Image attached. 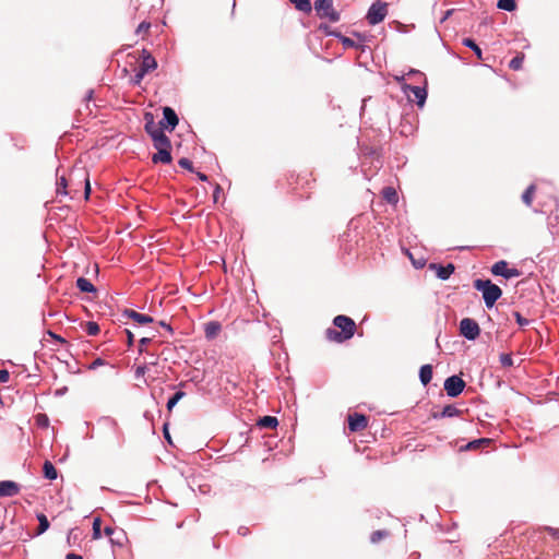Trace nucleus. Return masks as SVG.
<instances>
[{
    "label": "nucleus",
    "instance_id": "72a5a7b5",
    "mask_svg": "<svg viewBox=\"0 0 559 559\" xmlns=\"http://www.w3.org/2000/svg\"><path fill=\"white\" fill-rule=\"evenodd\" d=\"M388 535H389V533L386 531H382V530L374 531L370 536V540H371V543L376 544V543H379L380 540H382L383 538H385Z\"/></svg>",
    "mask_w": 559,
    "mask_h": 559
},
{
    "label": "nucleus",
    "instance_id": "49530a36",
    "mask_svg": "<svg viewBox=\"0 0 559 559\" xmlns=\"http://www.w3.org/2000/svg\"><path fill=\"white\" fill-rule=\"evenodd\" d=\"M546 531L554 537L559 538V528L547 527Z\"/></svg>",
    "mask_w": 559,
    "mask_h": 559
},
{
    "label": "nucleus",
    "instance_id": "c9c22d12",
    "mask_svg": "<svg viewBox=\"0 0 559 559\" xmlns=\"http://www.w3.org/2000/svg\"><path fill=\"white\" fill-rule=\"evenodd\" d=\"M335 36H337L341 39L344 47H346V48L357 47L356 43L352 38L340 35V34H335Z\"/></svg>",
    "mask_w": 559,
    "mask_h": 559
},
{
    "label": "nucleus",
    "instance_id": "6ab92c4d",
    "mask_svg": "<svg viewBox=\"0 0 559 559\" xmlns=\"http://www.w3.org/2000/svg\"><path fill=\"white\" fill-rule=\"evenodd\" d=\"M205 336L210 340L216 337L218 333L221 332V324L216 321H211L205 324Z\"/></svg>",
    "mask_w": 559,
    "mask_h": 559
},
{
    "label": "nucleus",
    "instance_id": "7c9ffc66",
    "mask_svg": "<svg viewBox=\"0 0 559 559\" xmlns=\"http://www.w3.org/2000/svg\"><path fill=\"white\" fill-rule=\"evenodd\" d=\"M186 395L183 391L176 392L167 403V409L171 412V409L175 407V405Z\"/></svg>",
    "mask_w": 559,
    "mask_h": 559
},
{
    "label": "nucleus",
    "instance_id": "cd10ccee",
    "mask_svg": "<svg viewBox=\"0 0 559 559\" xmlns=\"http://www.w3.org/2000/svg\"><path fill=\"white\" fill-rule=\"evenodd\" d=\"M37 520H38L37 535H40L49 528V521H48L47 516L43 513L37 515Z\"/></svg>",
    "mask_w": 559,
    "mask_h": 559
},
{
    "label": "nucleus",
    "instance_id": "603ef678",
    "mask_svg": "<svg viewBox=\"0 0 559 559\" xmlns=\"http://www.w3.org/2000/svg\"><path fill=\"white\" fill-rule=\"evenodd\" d=\"M164 435H165V438L168 440V442H171L170 441V436L168 433L167 424L164 425Z\"/></svg>",
    "mask_w": 559,
    "mask_h": 559
},
{
    "label": "nucleus",
    "instance_id": "aec40b11",
    "mask_svg": "<svg viewBox=\"0 0 559 559\" xmlns=\"http://www.w3.org/2000/svg\"><path fill=\"white\" fill-rule=\"evenodd\" d=\"M419 378L424 385H427L432 379V366L424 365L419 370Z\"/></svg>",
    "mask_w": 559,
    "mask_h": 559
},
{
    "label": "nucleus",
    "instance_id": "4be33fe9",
    "mask_svg": "<svg viewBox=\"0 0 559 559\" xmlns=\"http://www.w3.org/2000/svg\"><path fill=\"white\" fill-rule=\"evenodd\" d=\"M76 287L83 293L96 292L95 286L85 277H79L76 280Z\"/></svg>",
    "mask_w": 559,
    "mask_h": 559
},
{
    "label": "nucleus",
    "instance_id": "7ed1b4c3",
    "mask_svg": "<svg viewBox=\"0 0 559 559\" xmlns=\"http://www.w3.org/2000/svg\"><path fill=\"white\" fill-rule=\"evenodd\" d=\"M314 10L320 19H328L330 22L340 20V13L334 9L332 0H316Z\"/></svg>",
    "mask_w": 559,
    "mask_h": 559
},
{
    "label": "nucleus",
    "instance_id": "9d476101",
    "mask_svg": "<svg viewBox=\"0 0 559 559\" xmlns=\"http://www.w3.org/2000/svg\"><path fill=\"white\" fill-rule=\"evenodd\" d=\"M368 426V417L366 415L354 413L348 415V429L352 432L362 431Z\"/></svg>",
    "mask_w": 559,
    "mask_h": 559
},
{
    "label": "nucleus",
    "instance_id": "bb28decb",
    "mask_svg": "<svg viewBox=\"0 0 559 559\" xmlns=\"http://www.w3.org/2000/svg\"><path fill=\"white\" fill-rule=\"evenodd\" d=\"M462 44L468 48H471L478 60H483V52H481V49L478 47V45L471 38H464Z\"/></svg>",
    "mask_w": 559,
    "mask_h": 559
},
{
    "label": "nucleus",
    "instance_id": "f257e3e1",
    "mask_svg": "<svg viewBox=\"0 0 559 559\" xmlns=\"http://www.w3.org/2000/svg\"><path fill=\"white\" fill-rule=\"evenodd\" d=\"M335 329L325 331L326 338L331 342L343 343L350 340L357 329L355 321L347 316H336L333 320Z\"/></svg>",
    "mask_w": 559,
    "mask_h": 559
},
{
    "label": "nucleus",
    "instance_id": "c756f323",
    "mask_svg": "<svg viewBox=\"0 0 559 559\" xmlns=\"http://www.w3.org/2000/svg\"><path fill=\"white\" fill-rule=\"evenodd\" d=\"M415 97L418 99V105L419 106H423L425 100H426V97H427V92L426 90L421 88V87H418V86H415L412 88Z\"/></svg>",
    "mask_w": 559,
    "mask_h": 559
},
{
    "label": "nucleus",
    "instance_id": "4468645a",
    "mask_svg": "<svg viewBox=\"0 0 559 559\" xmlns=\"http://www.w3.org/2000/svg\"><path fill=\"white\" fill-rule=\"evenodd\" d=\"M68 186H70V179L68 180L63 176L60 177L57 180V194H63V195L70 194L71 198H76V195L80 192V190L79 189H70V190H68Z\"/></svg>",
    "mask_w": 559,
    "mask_h": 559
},
{
    "label": "nucleus",
    "instance_id": "864d4df0",
    "mask_svg": "<svg viewBox=\"0 0 559 559\" xmlns=\"http://www.w3.org/2000/svg\"><path fill=\"white\" fill-rule=\"evenodd\" d=\"M159 324H160L163 328L167 329L169 332H173L171 326H170L169 324H167L165 321H160V322H159Z\"/></svg>",
    "mask_w": 559,
    "mask_h": 559
},
{
    "label": "nucleus",
    "instance_id": "dca6fc26",
    "mask_svg": "<svg viewBox=\"0 0 559 559\" xmlns=\"http://www.w3.org/2000/svg\"><path fill=\"white\" fill-rule=\"evenodd\" d=\"M430 269L436 270L437 276L441 280H448L455 270L452 263L445 266L432 263L430 264Z\"/></svg>",
    "mask_w": 559,
    "mask_h": 559
},
{
    "label": "nucleus",
    "instance_id": "3c124183",
    "mask_svg": "<svg viewBox=\"0 0 559 559\" xmlns=\"http://www.w3.org/2000/svg\"><path fill=\"white\" fill-rule=\"evenodd\" d=\"M66 559H83L82 556L75 554H68Z\"/></svg>",
    "mask_w": 559,
    "mask_h": 559
},
{
    "label": "nucleus",
    "instance_id": "6e6552de",
    "mask_svg": "<svg viewBox=\"0 0 559 559\" xmlns=\"http://www.w3.org/2000/svg\"><path fill=\"white\" fill-rule=\"evenodd\" d=\"M465 385V381L459 376H451L444 381V390L451 397L459 396L463 392Z\"/></svg>",
    "mask_w": 559,
    "mask_h": 559
},
{
    "label": "nucleus",
    "instance_id": "5701e85b",
    "mask_svg": "<svg viewBox=\"0 0 559 559\" xmlns=\"http://www.w3.org/2000/svg\"><path fill=\"white\" fill-rule=\"evenodd\" d=\"M384 200L391 204H395L399 201L397 192L392 187H385L382 191Z\"/></svg>",
    "mask_w": 559,
    "mask_h": 559
},
{
    "label": "nucleus",
    "instance_id": "58836bf2",
    "mask_svg": "<svg viewBox=\"0 0 559 559\" xmlns=\"http://www.w3.org/2000/svg\"><path fill=\"white\" fill-rule=\"evenodd\" d=\"M178 164L185 169L192 170V162L186 157L180 158Z\"/></svg>",
    "mask_w": 559,
    "mask_h": 559
},
{
    "label": "nucleus",
    "instance_id": "de8ad7c7",
    "mask_svg": "<svg viewBox=\"0 0 559 559\" xmlns=\"http://www.w3.org/2000/svg\"><path fill=\"white\" fill-rule=\"evenodd\" d=\"M222 191V188L219 185H216L215 186V190H214V194H213V198H214V201L216 202L217 201V198H218V194L219 192Z\"/></svg>",
    "mask_w": 559,
    "mask_h": 559
},
{
    "label": "nucleus",
    "instance_id": "a19ab883",
    "mask_svg": "<svg viewBox=\"0 0 559 559\" xmlns=\"http://www.w3.org/2000/svg\"><path fill=\"white\" fill-rule=\"evenodd\" d=\"M152 341V337H142L139 342V352L140 353H144L145 352V346L151 343Z\"/></svg>",
    "mask_w": 559,
    "mask_h": 559
},
{
    "label": "nucleus",
    "instance_id": "a211bd4d",
    "mask_svg": "<svg viewBox=\"0 0 559 559\" xmlns=\"http://www.w3.org/2000/svg\"><path fill=\"white\" fill-rule=\"evenodd\" d=\"M461 413L454 405H447L440 413H433V418L454 417Z\"/></svg>",
    "mask_w": 559,
    "mask_h": 559
},
{
    "label": "nucleus",
    "instance_id": "c03bdc74",
    "mask_svg": "<svg viewBox=\"0 0 559 559\" xmlns=\"http://www.w3.org/2000/svg\"><path fill=\"white\" fill-rule=\"evenodd\" d=\"M9 378H10V373L8 370L5 369H1L0 370V382H8L9 381Z\"/></svg>",
    "mask_w": 559,
    "mask_h": 559
},
{
    "label": "nucleus",
    "instance_id": "37998d69",
    "mask_svg": "<svg viewBox=\"0 0 559 559\" xmlns=\"http://www.w3.org/2000/svg\"><path fill=\"white\" fill-rule=\"evenodd\" d=\"M150 23L142 22L136 28V34L146 33L150 29Z\"/></svg>",
    "mask_w": 559,
    "mask_h": 559
},
{
    "label": "nucleus",
    "instance_id": "79ce46f5",
    "mask_svg": "<svg viewBox=\"0 0 559 559\" xmlns=\"http://www.w3.org/2000/svg\"><path fill=\"white\" fill-rule=\"evenodd\" d=\"M144 75H145V73H142V71L138 70L135 75L132 78V83L134 85H140Z\"/></svg>",
    "mask_w": 559,
    "mask_h": 559
},
{
    "label": "nucleus",
    "instance_id": "ea45409f",
    "mask_svg": "<svg viewBox=\"0 0 559 559\" xmlns=\"http://www.w3.org/2000/svg\"><path fill=\"white\" fill-rule=\"evenodd\" d=\"M513 314H514V318L519 325L524 326L530 323V321L527 319L523 318L520 312L515 311Z\"/></svg>",
    "mask_w": 559,
    "mask_h": 559
},
{
    "label": "nucleus",
    "instance_id": "6e6d98bb",
    "mask_svg": "<svg viewBox=\"0 0 559 559\" xmlns=\"http://www.w3.org/2000/svg\"><path fill=\"white\" fill-rule=\"evenodd\" d=\"M197 175H198L200 180H203V181L207 180V176L206 175H204L202 173H198Z\"/></svg>",
    "mask_w": 559,
    "mask_h": 559
},
{
    "label": "nucleus",
    "instance_id": "1a4fd4ad",
    "mask_svg": "<svg viewBox=\"0 0 559 559\" xmlns=\"http://www.w3.org/2000/svg\"><path fill=\"white\" fill-rule=\"evenodd\" d=\"M491 273L493 275H500V276H503L506 278L518 277V276L521 275V272L518 269H514V267L509 269L508 267V262L504 261V260L496 262L491 266Z\"/></svg>",
    "mask_w": 559,
    "mask_h": 559
},
{
    "label": "nucleus",
    "instance_id": "09e8293b",
    "mask_svg": "<svg viewBox=\"0 0 559 559\" xmlns=\"http://www.w3.org/2000/svg\"><path fill=\"white\" fill-rule=\"evenodd\" d=\"M145 370H146V367H145V366H139V367L136 368L135 373H136V376H143V374L145 373Z\"/></svg>",
    "mask_w": 559,
    "mask_h": 559
},
{
    "label": "nucleus",
    "instance_id": "393cba45",
    "mask_svg": "<svg viewBox=\"0 0 559 559\" xmlns=\"http://www.w3.org/2000/svg\"><path fill=\"white\" fill-rule=\"evenodd\" d=\"M297 10L304 13H310L312 10L311 0H289Z\"/></svg>",
    "mask_w": 559,
    "mask_h": 559
},
{
    "label": "nucleus",
    "instance_id": "2eb2a0df",
    "mask_svg": "<svg viewBox=\"0 0 559 559\" xmlns=\"http://www.w3.org/2000/svg\"><path fill=\"white\" fill-rule=\"evenodd\" d=\"M20 491V487L16 483L12 480H5L0 483V496L2 497H12L17 495Z\"/></svg>",
    "mask_w": 559,
    "mask_h": 559
},
{
    "label": "nucleus",
    "instance_id": "8fccbe9b",
    "mask_svg": "<svg viewBox=\"0 0 559 559\" xmlns=\"http://www.w3.org/2000/svg\"><path fill=\"white\" fill-rule=\"evenodd\" d=\"M114 531H115V530H114L112 527L107 526V527H105L104 533H105V535H106V536H111V534L114 533Z\"/></svg>",
    "mask_w": 559,
    "mask_h": 559
},
{
    "label": "nucleus",
    "instance_id": "c85d7f7f",
    "mask_svg": "<svg viewBox=\"0 0 559 559\" xmlns=\"http://www.w3.org/2000/svg\"><path fill=\"white\" fill-rule=\"evenodd\" d=\"M497 7L501 10L512 12L516 9L515 0H498Z\"/></svg>",
    "mask_w": 559,
    "mask_h": 559
},
{
    "label": "nucleus",
    "instance_id": "e433bc0d",
    "mask_svg": "<svg viewBox=\"0 0 559 559\" xmlns=\"http://www.w3.org/2000/svg\"><path fill=\"white\" fill-rule=\"evenodd\" d=\"M500 362L503 367H511L513 365V359L510 354H501Z\"/></svg>",
    "mask_w": 559,
    "mask_h": 559
},
{
    "label": "nucleus",
    "instance_id": "9b49d317",
    "mask_svg": "<svg viewBox=\"0 0 559 559\" xmlns=\"http://www.w3.org/2000/svg\"><path fill=\"white\" fill-rule=\"evenodd\" d=\"M163 115H164V118L162 121H159V124L163 126L164 128H169L170 131H173L179 122L177 114L175 112V110L173 108L164 107Z\"/></svg>",
    "mask_w": 559,
    "mask_h": 559
},
{
    "label": "nucleus",
    "instance_id": "473e14b6",
    "mask_svg": "<svg viewBox=\"0 0 559 559\" xmlns=\"http://www.w3.org/2000/svg\"><path fill=\"white\" fill-rule=\"evenodd\" d=\"M100 525H102L100 518H95L93 521V538L94 539H98L102 536Z\"/></svg>",
    "mask_w": 559,
    "mask_h": 559
},
{
    "label": "nucleus",
    "instance_id": "4c0bfd02",
    "mask_svg": "<svg viewBox=\"0 0 559 559\" xmlns=\"http://www.w3.org/2000/svg\"><path fill=\"white\" fill-rule=\"evenodd\" d=\"M81 182L84 183V198H85V200H87L90 197V193H91V183H90L88 176L85 175L84 178L80 181V183Z\"/></svg>",
    "mask_w": 559,
    "mask_h": 559
},
{
    "label": "nucleus",
    "instance_id": "5fc2aeb1",
    "mask_svg": "<svg viewBox=\"0 0 559 559\" xmlns=\"http://www.w3.org/2000/svg\"><path fill=\"white\" fill-rule=\"evenodd\" d=\"M50 335H51L52 337H55V338L57 340V342L66 343V340H64V338H62L61 336H58V335L52 334V333H50Z\"/></svg>",
    "mask_w": 559,
    "mask_h": 559
},
{
    "label": "nucleus",
    "instance_id": "ddd939ff",
    "mask_svg": "<svg viewBox=\"0 0 559 559\" xmlns=\"http://www.w3.org/2000/svg\"><path fill=\"white\" fill-rule=\"evenodd\" d=\"M122 316L132 319L140 325L148 324L154 321V319L151 316L139 313L132 309H124Z\"/></svg>",
    "mask_w": 559,
    "mask_h": 559
},
{
    "label": "nucleus",
    "instance_id": "a878e982",
    "mask_svg": "<svg viewBox=\"0 0 559 559\" xmlns=\"http://www.w3.org/2000/svg\"><path fill=\"white\" fill-rule=\"evenodd\" d=\"M44 475L47 479L53 480L57 478V469L53 464L49 461H46L43 466Z\"/></svg>",
    "mask_w": 559,
    "mask_h": 559
},
{
    "label": "nucleus",
    "instance_id": "2f4dec72",
    "mask_svg": "<svg viewBox=\"0 0 559 559\" xmlns=\"http://www.w3.org/2000/svg\"><path fill=\"white\" fill-rule=\"evenodd\" d=\"M524 61V53L516 55L509 63L510 69L518 71L522 68Z\"/></svg>",
    "mask_w": 559,
    "mask_h": 559
},
{
    "label": "nucleus",
    "instance_id": "423d86ee",
    "mask_svg": "<svg viewBox=\"0 0 559 559\" xmlns=\"http://www.w3.org/2000/svg\"><path fill=\"white\" fill-rule=\"evenodd\" d=\"M154 147L157 150V153L153 155L152 160L153 163H164L169 164L171 162V154H170V140H164L159 139L158 143L154 144Z\"/></svg>",
    "mask_w": 559,
    "mask_h": 559
},
{
    "label": "nucleus",
    "instance_id": "4d7b16f0",
    "mask_svg": "<svg viewBox=\"0 0 559 559\" xmlns=\"http://www.w3.org/2000/svg\"><path fill=\"white\" fill-rule=\"evenodd\" d=\"M70 189H78V186H74V180L70 177Z\"/></svg>",
    "mask_w": 559,
    "mask_h": 559
},
{
    "label": "nucleus",
    "instance_id": "f8f14e48",
    "mask_svg": "<svg viewBox=\"0 0 559 559\" xmlns=\"http://www.w3.org/2000/svg\"><path fill=\"white\" fill-rule=\"evenodd\" d=\"M157 68V62L155 58L145 49L142 50V62L139 67V70L142 73H148Z\"/></svg>",
    "mask_w": 559,
    "mask_h": 559
},
{
    "label": "nucleus",
    "instance_id": "412c9836",
    "mask_svg": "<svg viewBox=\"0 0 559 559\" xmlns=\"http://www.w3.org/2000/svg\"><path fill=\"white\" fill-rule=\"evenodd\" d=\"M278 425V420L274 416H264L258 420V426L261 428L274 429Z\"/></svg>",
    "mask_w": 559,
    "mask_h": 559
},
{
    "label": "nucleus",
    "instance_id": "0eeeda50",
    "mask_svg": "<svg viewBox=\"0 0 559 559\" xmlns=\"http://www.w3.org/2000/svg\"><path fill=\"white\" fill-rule=\"evenodd\" d=\"M460 332L467 340L474 341L479 336L480 329L475 320L464 318L460 322Z\"/></svg>",
    "mask_w": 559,
    "mask_h": 559
},
{
    "label": "nucleus",
    "instance_id": "f03ea898",
    "mask_svg": "<svg viewBox=\"0 0 559 559\" xmlns=\"http://www.w3.org/2000/svg\"><path fill=\"white\" fill-rule=\"evenodd\" d=\"M474 288L478 292H481L485 305L488 308H491L502 295L501 288L498 285L491 283L490 280H475Z\"/></svg>",
    "mask_w": 559,
    "mask_h": 559
},
{
    "label": "nucleus",
    "instance_id": "39448f33",
    "mask_svg": "<svg viewBox=\"0 0 559 559\" xmlns=\"http://www.w3.org/2000/svg\"><path fill=\"white\" fill-rule=\"evenodd\" d=\"M144 119H145L144 129L147 132V134H150V136L152 138L154 144L158 143L159 139H164V140L168 139V136L165 134V132L163 130L164 127L160 126L159 122L156 123L154 121V117L151 112H146L144 116Z\"/></svg>",
    "mask_w": 559,
    "mask_h": 559
},
{
    "label": "nucleus",
    "instance_id": "a18cd8bd",
    "mask_svg": "<svg viewBox=\"0 0 559 559\" xmlns=\"http://www.w3.org/2000/svg\"><path fill=\"white\" fill-rule=\"evenodd\" d=\"M124 332L127 334L128 346H132L133 345V341H134L133 333L131 331H129V330H126Z\"/></svg>",
    "mask_w": 559,
    "mask_h": 559
},
{
    "label": "nucleus",
    "instance_id": "20e7f679",
    "mask_svg": "<svg viewBox=\"0 0 559 559\" xmlns=\"http://www.w3.org/2000/svg\"><path fill=\"white\" fill-rule=\"evenodd\" d=\"M388 15V3L383 1H376L369 8L366 19L370 25L381 23Z\"/></svg>",
    "mask_w": 559,
    "mask_h": 559
},
{
    "label": "nucleus",
    "instance_id": "f3484780",
    "mask_svg": "<svg viewBox=\"0 0 559 559\" xmlns=\"http://www.w3.org/2000/svg\"><path fill=\"white\" fill-rule=\"evenodd\" d=\"M491 441L492 440L488 439V438H480V439L473 440V441L468 442L467 444L462 447L461 450H463V451H475V450H478L480 448L489 445L491 443Z\"/></svg>",
    "mask_w": 559,
    "mask_h": 559
},
{
    "label": "nucleus",
    "instance_id": "f704fd0d",
    "mask_svg": "<svg viewBox=\"0 0 559 559\" xmlns=\"http://www.w3.org/2000/svg\"><path fill=\"white\" fill-rule=\"evenodd\" d=\"M85 331L88 335H97L99 333V325L96 322L90 321L86 323Z\"/></svg>",
    "mask_w": 559,
    "mask_h": 559
},
{
    "label": "nucleus",
    "instance_id": "b1692460",
    "mask_svg": "<svg viewBox=\"0 0 559 559\" xmlns=\"http://www.w3.org/2000/svg\"><path fill=\"white\" fill-rule=\"evenodd\" d=\"M536 192V186L531 185L527 187V189L522 194V201L525 203V205L531 206L535 197Z\"/></svg>",
    "mask_w": 559,
    "mask_h": 559
}]
</instances>
